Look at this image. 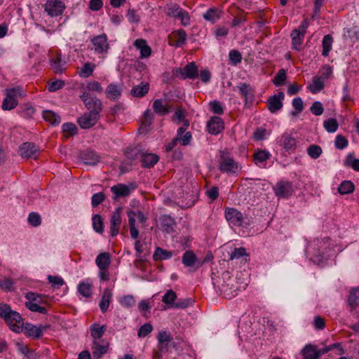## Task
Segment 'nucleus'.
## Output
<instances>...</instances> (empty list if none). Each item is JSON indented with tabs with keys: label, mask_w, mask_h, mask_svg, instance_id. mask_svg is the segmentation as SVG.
<instances>
[{
	"label": "nucleus",
	"mask_w": 359,
	"mask_h": 359,
	"mask_svg": "<svg viewBox=\"0 0 359 359\" xmlns=\"http://www.w3.org/2000/svg\"><path fill=\"white\" fill-rule=\"evenodd\" d=\"M92 281L85 280L79 283L77 287L78 292L86 298H89L92 295Z\"/></svg>",
	"instance_id": "26"
},
{
	"label": "nucleus",
	"mask_w": 359,
	"mask_h": 359,
	"mask_svg": "<svg viewBox=\"0 0 359 359\" xmlns=\"http://www.w3.org/2000/svg\"><path fill=\"white\" fill-rule=\"evenodd\" d=\"M310 110L311 113L313 114L314 115L320 116L321 114H323L324 111V108L320 102L316 101L311 105Z\"/></svg>",
	"instance_id": "61"
},
{
	"label": "nucleus",
	"mask_w": 359,
	"mask_h": 359,
	"mask_svg": "<svg viewBox=\"0 0 359 359\" xmlns=\"http://www.w3.org/2000/svg\"><path fill=\"white\" fill-rule=\"evenodd\" d=\"M128 217V223L130 227V233L133 239H137L139 236V230L136 227V219L134 216L135 210H129L127 212Z\"/></svg>",
	"instance_id": "31"
},
{
	"label": "nucleus",
	"mask_w": 359,
	"mask_h": 359,
	"mask_svg": "<svg viewBox=\"0 0 359 359\" xmlns=\"http://www.w3.org/2000/svg\"><path fill=\"white\" fill-rule=\"evenodd\" d=\"M332 43L333 38L331 35L327 34L323 37L322 46H323V51L322 55L325 57H327L329 55V53L332 48Z\"/></svg>",
	"instance_id": "45"
},
{
	"label": "nucleus",
	"mask_w": 359,
	"mask_h": 359,
	"mask_svg": "<svg viewBox=\"0 0 359 359\" xmlns=\"http://www.w3.org/2000/svg\"><path fill=\"white\" fill-rule=\"evenodd\" d=\"M330 243L328 238L323 240H316L311 243L308 246V251L311 249L316 250L314 253L313 260L314 262H317L318 264L323 263L324 260L327 258L324 256L327 254V250H330Z\"/></svg>",
	"instance_id": "6"
},
{
	"label": "nucleus",
	"mask_w": 359,
	"mask_h": 359,
	"mask_svg": "<svg viewBox=\"0 0 359 359\" xmlns=\"http://www.w3.org/2000/svg\"><path fill=\"white\" fill-rule=\"evenodd\" d=\"M86 94L82 96V101L84 102L89 112L83 114L78 118L77 122L79 126L83 129H88L93 127L100 118V113L102 109V102L100 100H95L94 102H88Z\"/></svg>",
	"instance_id": "2"
},
{
	"label": "nucleus",
	"mask_w": 359,
	"mask_h": 359,
	"mask_svg": "<svg viewBox=\"0 0 359 359\" xmlns=\"http://www.w3.org/2000/svg\"><path fill=\"white\" fill-rule=\"evenodd\" d=\"M40 303L33 302H27L25 303L26 307L33 312H38L40 313H46V308L41 306L39 305Z\"/></svg>",
	"instance_id": "57"
},
{
	"label": "nucleus",
	"mask_w": 359,
	"mask_h": 359,
	"mask_svg": "<svg viewBox=\"0 0 359 359\" xmlns=\"http://www.w3.org/2000/svg\"><path fill=\"white\" fill-rule=\"evenodd\" d=\"M207 128L209 133L217 135L224 130V122L221 118L213 116L208 122Z\"/></svg>",
	"instance_id": "19"
},
{
	"label": "nucleus",
	"mask_w": 359,
	"mask_h": 359,
	"mask_svg": "<svg viewBox=\"0 0 359 359\" xmlns=\"http://www.w3.org/2000/svg\"><path fill=\"white\" fill-rule=\"evenodd\" d=\"M353 190L354 186L351 181L342 182L338 188V191L340 194H348L353 192Z\"/></svg>",
	"instance_id": "51"
},
{
	"label": "nucleus",
	"mask_w": 359,
	"mask_h": 359,
	"mask_svg": "<svg viewBox=\"0 0 359 359\" xmlns=\"http://www.w3.org/2000/svg\"><path fill=\"white\" fill-rule=\"evenodd\" d=\"M50 65L55 73H62L65 69V62L56 57L50 60Z\"/></svg>",
	"instance_id": "50"
},
{
	"label": "nucleus",
	"mask_w": 359,
	"mask_h": 359,
	"mask_svg": "<svg viewBox=\"0 0 359 359\" xmlns=\"http://www.w3.org/2000/svg\"><path fill=\"white\" fill-rule=\"evenodd\" d=\"M95 67L96 65L94 63L87 62L80 68L78 74L81 78H88L93 74Z\"/></svg>",
	"instance_id": "39"
},
{
	"label": "nucleus",
	"mask_w": 359,
	"mask_h": 359,
	"mask_svg": "<svg viewBox=\"0 0 359 359\" xmlns=\"http://www.w3.org/2000/svg\"><path fill=\"white\" fill-rule=\"evenodd\" d=\"M121 86L115 83H110L105 89L106 96L111 100L118 99L121 95Z\"/></svg>",
	"instance_id": "23"
},
{
	"label": "nucleus",
	"mask_w": 359,
	"mask_h": 359,
	"mask_svg": "<svg viewBox=\"0 0 359 359\" xmlns=\"http://www.w3.org/2000/svg\"><path fill=\"white\" fill-rule=\"evenodd\" d=\"M112 295V290L111 289H104L99 304V306L102 313L106 312L108 309Z\"/></svg>",
	"instance_id": "29"
},
{
	"label": "nucleus",
	"mask_w": 359,
	"mask_h": 359,
	"mask_svg": "<svg viewBox=\"0 0 359 359\" xmlns=\"http://www.w3.org/2000/svg\"><path fill=\"white\" fill-rule=\"evenodd\" d=\"M135 189V186L133 183L129 184H118L111 187V191L114 195V198L116 199L129 196Z\"/></svg>",
	"instance_id": "16"
},
{
	"label": "nucleus",
	"mask_w": 359,
	"mask_h": 359,
	"mask_svg": "<svg viewBox=\"0 0 359 359\" xmlns=\"http://www.w3.org/2000/svg\"><path fill=\"white\" fill-rule=\"evenodd\" d=\"M343 37L344 39H350L353 42H355L359 40L358 32L354 27L344 29Z\"/></svg>",
	"instance_id": "47"
},
{
	"label": "nucleus",
	"mask_w": 359,
	"mask_h": 359,
	"mask_svg": "<svg viewBox=\"0 0 359 359\" xmlns=\"http://www.w3.org/2000/svg\"><path fill=\"white\" fill-rule=\"evenodd\" d=\"M43 8L48 15L55 18L62 15L66 6L62 0H46Z\"/></svg>",
	"instance_id": "9"
},
{
	"label": "nucleus",
	"mask_w": 359,
	"mask_h": 359,
	"mask_svg": "<svg viewBox=\"0 0 359 359\" xmlns=\"http://www.w3.org/2000/svg\"><path fill=\"white\" fill-rule=\"evenodd\" d=\"M95 53L107 54L109 48L108 38L105 34L97 35L91 40Z\"/></svg>",
	"instance_id": "12"
},
{
	"label": "nucleus",
	"mask_w": 359,
	"mask_h": 359,
	"mask_svg": "<svg viewBox=\"0 0 359 359\" xmlns=\"http://www.w3.org/2000/svg\"><path fill=\"white\" fill-rule=\"evenodd\" d=\"M93 229L97 233L103 232V222L101 217L99 215H95L92 218Z\"/></svg>",
	"instance_id": "55"
},
{
	"label": "nucleus",
	"mask_w": 359,
	"mask_h": 359,
	"mask_svg": "<svg viewBox=\"0 0 359 359\" xmlns=\"http://www.w3.org/2000/svg\"><path fill=\"white\" fill-rule=\"evenodd\" d=\"M280 145L286 150H291L294 148L296 145L295 138L291 134L285 133L280 139Z\"/></svg>",
	"instance_id": "30"
},
{
	"label": "nucleus",
	"mask_w": 359,
	"mask_h": 359,
	"mask_svg": "<svg viewBox=\"0 0 359 359\" xmlns=\"http://www.w3.org/2000/svg\"><path fill=\"white\" fill-rule=\"evenodd\" d=\"M62 131L68 136L75 135L77 133V128L73 123H65L62 126Z\"/></svg>",
	"instance_id": "60"
},
{
	"label": "nucleus",
	"mask_w": 359,
	"mask_h": 359,
	"mask_svg": "<svg viewBox=\"0 0 359 359\" xmlns=\"http://www.w3.org/2000/svg\"><path fill=\"white\" fill-rule=\"evenodd\" d=\"M230 276L229 272L222 274V278L213 282L214 287L220 295L226 299H231L237 295L238 292L245 290L248 283L240 281V278Z\"/></svg>",
	"instance_id": "1"
},
{
	"label": "nucleus",
	"mask_w": 359,
	"mask_h": 359,
	"mask_svg": "<svg viewBox=\"0 0 359 359\" xmlns=\"http://www.w3.org/2000/svg\"><path fill=\"white\" fill-rule=\"evenodd\" d=\"M182 8L177 4H170L166 8V13L170 17L177 18L180 15V12H182Z\"/></svg>",
	"instance_id": "59"
},
{
	"label": "nucleus",
	"mask_w": 359,
	"mask_h": 359,
	"mask_svg": "<svg viewBox=\"0 0 359 359\" xmlns=\"http://www.w3.org/2000/svg\"><path fill=\"white\" fill-rule=\"evenodd\" d=\"M186 111L183 108H177L172 116V121L177 124L182 123V127L188 128L189 126V122L186 119Z\"/></svg>",
	"instance_id": "35"
},
{
	"label": "nucleus",
	"mask_w": 359,
	"mask_h": 359,
	"mask_svg": "<svg viewBox=\"0 0 359 359\" xmlns=\"http://www.w3.org/2000/svg\"><path fill=\"white\" fill-rule=\"evenodd\" d=\"M225 219L231 228H248L250 226V219L241 212L234 208H226L224 210Z\"/></svg>",
	"instance_id": "5"
},
{
	"label": "nucleus",
	"mask_w": 359,
	"mask_h": 359,
	"mask_svg": "<svg viewBox=\"0 0 359 359\" xmlns=\"http://www.w3.org/2000/svg\"><path fill=\"white\" fill-rule=\"evenodd\" d=\"M229 62L233 65H236L242 60V55L237 50H231L229 53Z\"/></svg>",
	"instance_id": "56"
},
{
	"label": "nucleus",
	"mask_w": 359,
	"mask_h": 359,
	"mask_svg": "<svg viewBox=\"0 0 359 359\" xmlns=\"http://www.w3.org/2000/svg\"><path fill=\"white\" fill-rule=\"evenodd\" d=\"M162 302L165 304L164 310L169 309H184L193 304L191 298L178 299L177 294L172 290H168L162 297Z\"/></svg>",
	"instance_id": "4"
},
{
	"label": "nucleus",
	"mask_w": 359,
	"mask_h": 359,
	"mask_svg": "<svg viewBox=\"0 0 359 359\" xmlns=\"http://www.w3.org/2000/svg\"><path fill=\"white\" fill-rule=\"evenodd\" d=\"M346 164L354 170L359 172V158H355L353 155H348L346 158Z\"/></svg>",
	"instance_id": "63"
},
{
	"label": "nucleus",
	"mask_w": 359,
	"mask_h": 359,
	"mask_svg": "<svg viewBox=\"0 0 359 359\" xmlns=\"http://www.w3.org/2000/svg\"><path fill=\"white\" fill-rule=\"evenodd\" d=\"M106 330V325L98 326L97 325H93L90 327L91 336L95 339V341L100 339L104 334Z\"/></svg>",
	"instance_id": "48"
},
{
	"label": "nucleus",
	"mask_w": 359,
	"mask_h": 359,
	"mask_svg": "<svg viewBox=\"0 0 359 359\" xmlns=\"http://www.w3.org/2000/svg\"><path fill=\"white\" fill-rule=\"evenodd\" d=\"M271 157V154L266 150H258L254 154L255 163L259 168H265L266 162Z\"/></svg>",
	"instance_id": "25"
},
{
	"label": "nucleus",
	"mask_w": 359,
	"mask_h": 359,
	"mask_svg": "<svg viewBox=\"0 0 359 359\" xmlns=\"http://www.w3.org/2000/svg\"><path fill=\"white\" fill-rule=\"evenodd\" d=\"M159 158L156 154H144L142 156V166L144 168H151L158 161Z\"/></svg>",
	"instance_id": "38"
},
{
	"label": "nucleus",
	"mask_w": 359,
	"mask_h": 359,
	"mask_svg": "<svg viewBox=\"0 0 359 359\" xmlns=\"http://www.w3.org/2000/svg\"><path fill=\"white\" fill-rule=\"evenodd\" d=\"M292 48L297 50H300L302 43L304 38V34L301 32L293 30L291 33Z\"/></svg>",
	"instance_id": "42"
},
{
	"label": "nucleus",
	"mask_w": 359,
	"mask_h": 359,
	"mask_svg": "<svg viewBox=\"0 0 359 359\" xmlns=\"http://www.w3.org/2000/svg\"><path fill=\"white\" fill-rule=\"evenodd\" d=\"M349 306L354 309L359 305V287L353 289L348 299Z\"/></svg>",
	"instance_id": "46"
},
{
	"label": "nucleus",
	"mask_w": 359,
	"mask_h": 359,
	"mask_svg": "<svg viewBox=\"0 0 359 359\" xmlns=\"http://www.w3.org/2000/svg\"><path fill=\"white\" fill-rule=\"evenodd\" d=\"M0 317L4 318L10 329L20 333L22 331V318L21 315L11 309L6 304H0Z\"/></svg>",
	"instance_id": "3"
},
{
	"label": "nucleus",
	"mask_w": 359,
	"mask_h": 359,
	"mask_svg": "<svg viewBox=\"0 0 359 359\" xmlns=\"http://www.w3.org/2000/svg\"><path fill=\"white\" fill-rule=\"evenodd\" d=\"M108 350V344H100L97 341H94L92 346V354L94 358L100 359Z\"/></svg>",
	"instance_id": "28"
},
{
	"label": "nucleus",
	"mask_w": 359,
	"mask_h": 359,
	"mask_svg": "<svg viewBox=\"0 0 359 359\" xmlns=\"http://www.w3.org/2000/svg\"><path fill=\"white\" fill-rule=\"evenodd\" d=\"M338 346V344H334L323 349H318L315 346L306 345L302 350V354L305 359H318L320 355L329 352Z\"/></svg>",
	"instance_id": "10"
},
{
	"label": "nucleus",
	"mask_w": 359,
	"mask_h": 359,
	"mask_svg": "<svg viewBox=\"0 0 359 359\" xmlns=\"http://www.w3.org/2000/svg\"><path fill=\"white\" fill-rule=\"evenodd\" d=\"M323 126L327 132L334 133L337 130L339 124L335 118H330L324 121Z\"/></svg>",
	"instance_id": "49"
},
{
	"label": "nucleus",
	"mask_w": 359,
	"mask_h": 359,
	"mask_svg": "<svg viewBox=\"0 0 359 359\" xmlns=\"http://www.w3.org/2000/svg\"><path fill=\"white\" fill-rule=\"evenodd\" d=\"M239 93L243 96L245 102H252L254 97V89L253 88L246 83H241L238 86Z\"/></svg>",
	"instance_id": "22"
},
{
	"label": "nucleus",
	"mask_w": 359,
	"mask_h": 359,
	"mask_svg": "<svg viewBox=\"0 0 359 359\" xmlns=\"http://www.w3.org/2000/svg\"><path fill=\"white\" fill-rule=\"evenodd\" d=\"M6 97L2 102L4 110H11L18 105V97L22 95V90L20 87L8 88L5 90Z\"/></svg>",
	"instance_id": "8"
},
{
	"label": "nucleus",
	"mask_w": 359,
	"mask_h": 359,
	"mask_svg": "<svg viewBox=\"0 0 359 359\" xmlns=\"http://www.w3.org/2000/svg\"><path fill=\"white\" fill-rule=\"evenodd\" d=\"M162 228L167 233H171L174 230L175 222L170 216L164 215L161 219Z\"/></svg>",
	"instance_id": "43"
},
{
	"label": "nucleus",
	"mask_w": 359,
	"mask_h": 359,
	"mask_svg": "<svg viewBox=\"0 0 359 359\" xmlns=\"http://www.w3.org/2000/svg\"><path fill=\"white\" fill-rule=\"evenodd\" d=\"M103 91V88L101 84L96 81H90L86 83V86L82 90V94L80 95V98L82 100V96L85 94L87 95V100L88 102H94L95 100H100L96 97H93L91 94L97 93L100 94Z\"/></svg>",
	"instance_id": "11"
},
{
	"label": "nucleus",
	"mask_w": 359,
	"mask_h": 359,
	"mask_svg": "<svg viewBox=\"0 0 359 359\" xmlns=\"http://www.w3.org/2000/svg\"><path fill=\"white\" fill-rule=\"evenodd\" d=\"M172 252L171 251H168L160 247H157L153 255V258L155 261H161L169 259L172 257Z\"/></svg>",
	"instance_id": "40"
},
{
	"label": "nucleus",
	"mask_w": 359,
	"mask_h": 359,
	"mask_svg": "<svg viewBox=\"0 0 359 359\" xmlns=\"http://www.w3.org/2000/svg\"><path fill=\"white\" fill-rule=\"evenodd\" d=\"M133 45L140 50L141 58H147L151 55V49L147 45L146 40L143 39H137L134 41Z\"/></svg>",
	"instance_id": "21"
},
{
	"label": "nucleus",
	"mask_w": 359,
	"mask_h": 359,
	"mask_svg": "<svg viewBox=\"0 0 359 359\" xmlns=\"http://www.w3.org/2000/svg\"><path fill=\"white\" fill-rule=\"evenodd\" d=\"M203 18L205 20L212 23L215 22L220 18L219 13L214 8L209 9L204 15Z\"/></svg>",
	"instance_id": "52"
},
{
	"label": "nucleus",
	"mask_w": 359,
	"mask_h": 359,
	"mask_svg": "<svg viewBox=\"0 0 359 359\" xmlns=\"http://www.w3.org/2000/svg\"><path fill=\"white\" fill-rule=\"evenodd\" d=\"M175 74L183 79H194L198 76V67L194 62H190L184 68L177 69Z\"/></svg>",
	"instance_id": "14"
},
{
	"label": "nucleus",
	"mask_w": 359,
	"mask_h": 359,
	"mask_svg": "<svg viewBox=\"0 0 359 359\" xmlns=\"http://www.w3.org/2000/svg\"><path fill=\"white\" fill-rule=\"evenodd\" d=\"M335 147L339 149H344L348 146V141L341 135H337L334 141Z\"/></svg>",
	"instance_id": "64"
},
{
	"label": "nucleus",
	"mask_w": 359,
	"mask_h": 359,
	"mask_svg": "<svg viewBox=\"0 0 359 359\" xmlns=\"http://www.w3.org/2000/svg\"><path fill=\"white\" fill-rule=\"evenodd\" d=\"M273 191L277 197L287 198L293 192L292 184L288 181H280L274 186Z\"/></svg>",
	"instance_id": "13"
},
{
	"label": "nucleus",
	"mask_w": 359,
	"mask_h": 359,
	"mask_svg": "<svg viewBox=\"0 0 359 359\" xmlns=\"http://www.w3.org/2000/svg\"><path fill=\"white\" fill-rule=\"evenodd\" d=\"M38 152V147L32 142L22 143L18 149L19 155L23 158H35Z\"/></svg>",
	"instance_id": "15"
},
{
	"label": "nucleus",
	"mask_w": 359,
	"mask_h": 359,
	"mask_svg": "<svg viewBox=\"0 0 359 359\" xmlns=\"http://www.w3.org/2000/svg\"><path fill=\"white\" fill-rule=\"evenodd\" d=\"M285 95L283 92H279L271 96L268 100V109L271 113H275L280 110L283 104V100H284Z\"/></svg>",
	"instance_id": "18"
},
{
	"label": "nucleus",
	"mask_w": 359,
	"mask_h": 359,
	"mask_svg": "<svg viewBox=\"0 0 359 359\" xmlns=\"http://www.w3.org/2000/svg\"><path fill=\"white\" fill-rule=\"evenodd\" d=\"M111 263V256L109 252H102L95 259V264L99 269L109 268Z\"/></svg>",
	"instance_id": "33"
},
{
	"label": "nucleus",
	"mask_w": 359,
	"mask_h": 359,
	"mask_svg": "<svg viewBox=\"0 0 359 359\" xmlns=\"http://www.w3.org/2000/svg\"><path fill=\"white\" fill-rule=\"evenodd\" d=\"M152 107L154 111L160 116H165L170 111V107L161 99L155 100Z\"/></svg>",
	"instance_id": "34"
},
{
	"label": "nucleus",
	"mask_w": 359,
	"mask_h": 359,
	"mask_svg": "<svg viewBox=\"0 0 359 359\" xmlns=\"http://www.w3.org/2000/svg\"><path fill=\"white\" fill-rule=\"evenodd\" d=\"M183 264L187 267L194 266L197 262V257L191 250L186 251L182 257Z\"/></svg>",
	"instance_id": "37"
},
{
	"label": "nucleus",
	"mask_w": 359,
	"mask_h": 359,
	"mask_svg": "<svg viewBox=\"0 0 359 359\" xmlns=\"http://www.w3.org/2000/svg\"><path fill=\"white\" fill-rule=\"evenodd\" d=\"M286 79V72L284 69H280L274 77L273 83L278 86H281L284 83Z\"/></svg>",
	"instance_id": "62"
},
{
	"label": "nucleus",
	"mask_w": 359,
	"mask_h": 359,
	"mask_svg": "<svg viewBox=\"0 0 359 359\" xmlns=\"http://www.w3.org/2000/svg\"><path fill=\"white\" fill-rule=\"evenodd\" d=\"M149 86L148 83H142L140 85L134 86L131 90V93L135 97H143L149 91Z\"/></svg>",
	"instance_id": "44"
},
{
	"label": "nucleus",
	"mask_w": 359,
	"mask_h": 359,
	"mask_svg": "<svg viewBox=\"0 0 359 359\" xmlns=\"http://www.w3.org/2000/svg\"><path fill=\"white\" fill-rule=\"evenodd\" d=\"M187 128L186 127H180L177 130V137L173 140L174 144L177 142H180V144L183 146H186L190 144L192 135L190 132L185 133V130Z\"/></svg>",
	"instance_id": "20"
},
{
	"label": "nucleus",
	"mask_w": 359,
	"mask_h": 359,
	"mask_svg": "<svg viewBox=\"0 0 359 359\" xmlns=\"http://www.w3.org/2000/svg\"><path fill=\"white\" fill-rule=\"evenodd\" d=\"M119 303L124 308H131L135 305V300L133 295L128 294L122 297L119 300Z\"/></svg>",
	"instance_id": "54"
},
{
	"label": "nucleus",
	"mask_w": 359,
	"mask_h": 359,
	"mask_svg": "<svg viewBox=\"0 0 359 359\" xmlns=\"http://www.w3.org/2000/svg\"><path fill=\"white\" fill-rule=\"evenodd\" d=\"M171 39L172 41V46L180 47L187 40V34L184 30L179 29L172 33Z\"/></svg>",
	"instance_id": "32"
},
{
	"label": "nucleus",
	"mask_w": 359,
	"mask_h": 359,
	"mask_svg": "<svg viewBox=\"0 0 359 359\" xmlns=\"http://www.w3.org/2000/svg\"><path fill=\"white\" fill-rule=\"evenodd\" d=\"M121 211V208H116L110 219V233L113 237L116 236L119 232L122 222Z\"/></svg>",
	"instance_id": "17"
},
{
	"label": "nucleus",
	"mask_w": 359,
	"mask_h": 359,
	"mask_svg": "<svg viewBox=\"0 0 359 359\" xmlns=\"http://www.w3.org/2000/svg\"><path fill=\"white\" fill-rule=\"evenodd\" d=\"M219 169L222 172L233 175H237L241 170L238 163L225 151L221 152Z\"/></svg>",
	"instance_id": "7"
},
{
	"label": "nucleus",
	"mask_w": 359,
	"mask_h": 359,
	"mask_svg": "<svg viewBox=\"0 0 359 359\" xmlns=\"http://www.w3.org/2000/svg\"><path fill=\"white\" fill-rule=\"evenodd\" d=\"M48 282L54 288H60L65 284L63 278L58 276H48Z\"/></svg>",
	"instance_id": "58"
},
{
	"label": "nucleus",
	"mask_w": 359,
	"mask_h": 359,
	"mask_svg": "<svg viewBox=\"0 0 359 359\" xmlns=\"http://www.w3.org/2000/svg\"><path fill=\"white\" fill-rule=\"evenodd\" d=\"M43 118L45 121L53 125H57L61 121L60 116L51 110H44L43 111Z\"/></svg>",
	"instance_id": "41"
},
{
	"label": "nucleus",
	"mask_w": 359,
	"mask_h": 359,
	"mask_svg": "<svg viewBox=\"0 0 359 359\" xmlns=\"http://www.w3.org/2000/svg\"><path fill=\"white\" fill-rule=\"evenodd\" d=\"M43 328V327H37L31 323L22 325V330H25L26 334L35 339L39 338L42 335Z\"/></svg>",
	"instance_id": "27"
},
{
	"label": "nucleus",
	"mask_w": 359,
	"mask_h": 359,
	"mask_svg": "<svg viewBox=\"0 0 359 359\" xmlns=\"http://www.w3.org/2000/svg\"><path fill=\"white\" fill-rule=\"evenodd\" d=\"M322 149L320 146L312 144L307 149L309 156L313 159L318 158L322 154Z\"/></svg>",
	"instance_id": "53"
},
{
	"label": "nucleus",
	"mask_w": 359,
	"mask_h": 359,
	"mask_svg": "<svg viewBox=\"0 0 359 359\" xmlns=\"http://www.w3.org/2000/svg\"><path fill=\"white\" fill-rule=\"evenodd\" d=\"M325 82V81L323 76H313L308 88L312 93H318L324 88Z\"/></svg>",
	"instance_id": "24"
},
{
	"label": "nucleus",
	"mask_w": 359,
	"mask_h": 359,
	"mask_svg": "<svg viewBox=\"0 0 359 359\" xmlns=\"http://www.w3.org/2000/svg\"><path fill=\"white\" fill-rule=\"evenodd\" d=\"M82 160L86 165H95L100 161V157L95 151H87L83 154Z\"/></svg>",
	"instance_id": "36"
}]
</instances>
